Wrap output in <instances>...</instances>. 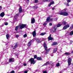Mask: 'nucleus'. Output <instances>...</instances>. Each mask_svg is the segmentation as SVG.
Masks as SVG:
<instances>
[{"label":"nucleus","mask_w":73,"mask_h":73,"mask_svg":"<svg viewBox=\"0 0 73 73\" xmlns=\"http://www.w3.org/2000/svg\"><path fill=\"white\" fill-rule=\"evenodd\" d=\"M20 26V27L19 28L20 29H23L26 26V25L22 24L21 23H20L19 26H17L15 28V31H17V29H18L19 27Z\"/></svg>","instance_id":"obj_1"},{"label":"nucleus","mask_w":73,"mask_h":73,"mask_svg":"<svg viewBox=\"0 0 73 73\" xmlns=\"http://www.w3.org/2000/svg\"><path fill=\"white\" fill-rule=\"evenodd\" d=\"M43 46L44 47L45 50L46 51L45 54H47L48 53V52H49L50 50V48L48 49H47L46 44L45 42L44 43Z\"/></svg>","instance_id":"obj_2"},{"label":"nucleus","mask_w":73,"mask_h":73,"mask_svg":"<svg viewBox=\"0 0 73 73\" xmlns=\"http://www.w3.org/2000/svg\"><path fill=\"white\" fill-rule=\"evenodd\" d=\"M57 29V26L54 25L52 27V33H55L56 32V30Z\"/></svg>","instance_id":"obj_3"},{"label":"nucleus","mask_w":73,"mask_h":73,"mask_svg":"<svg viewBox=\"0 0 73 73\" xmlns=\"http://www.w3.org/2000/svg\"><path fill=\"white\" fill-rule=\"evenodd\" d=\"M29 61L31 62V64H35L36 62V61H35V59L34 58H31L29 59Z\"/></svg>","instance_id":"obj_4"},{"label":"nucleus","mask_w":73,"mask_h":73,"mask_svg":"<svg viewBox=\"0 0 73 73\" xmlns=\"http://www.w3.org/2000/svg\"><path fill=\"white\" fill-rule=\"evenodd\" d=\"M59 15L63 16H68V13L66 12H61L59 13Z\"/></svg>","instance_id":"obj_5"},{"label":"nucleus","mask_w":73,"mask_h":73,"mask_svg":"<svg viewBox=\"0 0 73 73\" xmlns=\"http://www.w3.org/2000/svg\"><path fill=\"white\" fill-rule=\"evenodd\" d=\"M52 62L48 61L47 62L45 63H44L43 65L42 66H46V65H48L49 64H50V63H51Z\"/></svg>","instance_id":"obj_6"},{"label":"nucleus","mask_w":73,"mask_h":73,"mask_svg":"<svg viewBox=\"0 0 73 73\" xmlns=\"http://www.w3.org/2000/svg\"><path fill=\"white\" fill-rule=\"evenodd\" d=\"M69 25H66L63 28V30H65V29H66L68 28L69 27Z\"/></svg>","instance_id":"obj_7"},{"label":"nucleus","mask_w":73,"mask_h":73,"mask_svg":"<svg viewBox=\"0 0 73 73\" xmlns=\"http://www.w3.org/2000/svg\"><path fill=\"white\" fill-rule=\"evenodd\" d=\"M71 62H72V59L70 58H68V63L69 66L70 65V64H71Z\"/></svg>","instance_id":"obj_8"},{"label":"nucleus","mask_w":73,"mask_h":73,"mask_svg":"<svg viewBox=\"0 0 73 73\" xmlns=\"http://www.w3.org/2000/svg\"><path fill=\"white\" fill-rule=\"evenodd\" d=\"M18 16H19V14H16V15L14 17V18L13 19V21H16L17 18L18 17Z\"/></svg>","instance_id":"obj_9"},{"label":"nucleus","mask_w":73,"mask_h":73,"mask_svg":"<svg viewBox=\"0 0 73 73\" xmlns=\"http://www.w3.org/2000/svg\"><path fill=\"white\" fill-rule=\"evenodd\" d=\"M46 20L47 22H49V21H52V19H50V17H49L47 18Z\"/></svg>","instance_id":"obj_10"},{"label":"nucleus","mask_w":73,"mask_h":73,"mask_svg":"<svg viewBox=\"0 0 73 73\" xmlns=\"http://www.w3.org/2000/svg\"><path fill=\"white\" fill-rule=\"evenodd\" d=\"M48 39L49 40H54V39H53V38L51 36V35H50L48 37Z\"/></svg>","instance_id":"obj_11"},{"label":"nucleus","mask_w":73,"mask_h":73,"mask_svg":"<svg viewBox=\"0 0 73 73\" xmlns=\"http://www.w3.org/2000/svg\"><path fill=\"white\" fill-rule=\"evenodd\" d=\"M36 40V42L37 43H40L41 41H40V39L38 38H35Z\"/></svg>","instance_id":"obj_12"},{"label":"nucleus","mask_w":73,"mask_h":73,"mask_svg":"<svg viewBox=\"0 0 73 73\" xmlns=\"http://www.w3.org/2000/svg\"><path fill=\"white\" fill-rule=\"evenodd\" d=\"M33 37H36V31L35 30L33 32Z\"/></svg>","instance_id":"obj_13"},{"label":"nucleus","mask_w":73,"mask_h":73,"mask_svg":"<svg viewBox=\"0 0 73 73\" xmlns=\"http://www.w3.org/2000/svg\"><path fill=\"white\" fill-rule=\"evenodd\" d=\"M31 23H32V24H33V23H34L35 22V20L34 18H31Z\"/></svg>","instance_id":"obj_14"},{"label":"nucleus","mask_w":73,"mask_h":73,"mask_svg":"<svg viewBox=\"0 0 73 73\" xmlns=\"http://www.w3.org/2000/svg\"><path fill=\"white\" fill-rule=\"evenodd\" d=\"M14 58H10L9 59V61L11 62H14Z\"/></svg>","instance_id":"obj_15"},{"label":"nucleus","mask_w":73,"mask_h":73,"mask_svg":"<svg viewBox=\"0 0 73 73\" xmlns=\"http://www.w3.org/2000/svg\"><path fill=\"white\" fill-rule=\"evenodd\" d=\"M57 50V48H55L53 50V53H55V52H56Z\"/></svg>","instance_id":"obj_16"},{"label":"nucleus","mask_w":73,"mask_h":73,"mask_svg":"<svg viewBox=\"0 0 73 73\" xmlns=\"http://www.w3.org/2000/svg\"><path fill=\"white\" fill-rule=\"evenodd\" d=\"M4 15H5V14H4V12H2L0 14L1 17H4Z\"/></svg>","instance_id":"obj_17"},{"label":"nucleus","mask_w":73,"mask_h":73,"mask_svg":"<svg viewBox=\"0 0 73 73\" xmlns=\"http://www.w3.org/2000/svg\"><path fill=\"white\" fill-rule=\"evenodd\" d=\"M66 24V22L65 21H63L62 22V25H65Z\"/></svg>","instance_id":"obj_18"},{"label":"nucleus","mask_w":73,"mask_h":73,"mask_svg":"<svg viewBox=\"0 0 73 73\" xmlns=\"http://www.w3.org/2000/svg\"><path fill=\"white\" fill-rule=\"evenodd\" d=\"M54 4V1H51V2L49 4L48 7H50L51 5H52V4Z\"/></svg>","instance_id":"obj_19"},{"label":"nucleus","mask_w":73,"mask_h":73,"mask_svg":"<svg viewBox=\"0 0 73 73\" xmlns=\"http://www.w3.org/2000/svg\"><path fill=\"white\" fill-rule=\"evenodd\" d=\"M19 12L20 13L21 12V11H22V9L21 8V6H20L19 7Z\"/></svg>","instance_id":"obj_20"},{"label":"nucleus","mask_w":73,"mask_h":73,"mask_svg":"<svg viewBox=\"0 0 73 73\" xmlns=\"http://www.w3.org/2000/svg\"><path fill=\"white\" fill-rule=\"evenodd\" d=\"M61 25H61V24H58L56 26V28L57 27L58 28V27H61Z\"/></svg>","instance_id":"obj_21"},{"label":"nucleus","mask_w":73,"mask_h":73,"mask_svg":"<svg viewBox=\"0 0 73 73\" xmlns=\"http://www.w3.org/2000/svg\"><path fill=\"white\" fill-rule=\"evenodd\" d=\"M36 59L37 60H39L40 61L42 60V58H41L39 57H37Z\"/></svg>","instance_id":"obj_22"},{"label":"nucleus","mask_w":73,"mask_h":73,"mask_svg":"<svg viewBox=\"0 0 73 73\" xmlns=\"http://www.w3.org/2000/svg\"><path fill=\"white\" fill-rule=\"evenodd\" d=\"M46 34V33L44 32L43 33H41L40 34V36H44V35H45Z\"/></svg>","instance_id":"obj_23"},{"label":"nucleus","mask_w":73,"mask_h":73,"mask_svg":"<svg viewBox=\"0 0 73 73\" xmlns=\"http://www.w3.org/2000/svg\"><path fill=\"white\" fill-rule=\"evenodd\" d=\"M31 44H32V43L31 42H29L28 44V46H31Z\"/></svg>","instance_id":"obj_24"},{"label":"nucleus","mask_w":73,"mask_h":73,"mask_svg":"<svg viewBox=\"0 0 73 73\" xmlns=\"http://www.w3.org/2000/svg\"><path fill=\"white\" fill-rule=\"evenodd\" d=\"M70 54V52H66L65 53V54L66 55V56H68Z\"/></svg>","instance_id":"obj_25"},{"label":"nucleus","mask_w":73,"mask_h":73,"mask_svg":"<svg viewBox=\"0 0 73 73\" xmlns=\"http://www.w3.org/2000/svg\"><path fill=\"white\" fill-rule=\"evenodd\" d=\"M57 43L56 42H53V43L52 44V45L53 46V45H57Z\"/></svg>","instance_id":"obj_26"},{"label":"nucleus","mask_w":73,"mask_h":73,"mask_svg":"<svg viewBox=\"0 0 73 73\" xmlns=\"http://www.w3.org/2000/svg\"><path fill=\"white\" fill-rule=\"evenodd\" d=\"M33 7L34 9H37V8H38V7L37 6H33Z\"/></svg>","instance_id":"obj_27"},{"label":"nucleus","mask_w":73,"mask_h":73,"mask_svg":"<svg viewBox=\"0 0 73 73\" xmlns=\"http://www.w3.org/2000/svg\"><path fill=\"white\" fill-rule=\"evenodd\" d=\"M70 35H73V31H71V32H70Z\"/></svg>","instance_id":"obj_28"},{"label":"nucleus","mask_w":73,"mask_h":73,"mask_svg":"<svg viewBox=\"0 0 73 73\" xmlns=\"http://www.w3.org/2000/svg\"><path fill=\"white\" fill-rule=\"evenodd\" d=\"M27 37V34H25L24 35H23V37Z\"/></svg>","instance_id":"obj_29"},{"label":"nucleus","mask_w":73,"mask_h":73,"mask_svg":"<svg viewBox=\"0 0 73 73\" xmlns=\"http://www.w3.org/2000/svg\"><path fill=\"white\" fill-rule=\"evenodd\" d=\"M9 35L8 34H7L6 37H7V39H8V38H9Z\"/></svg>","instance_id":"obj_30"},{"label":"nucleus","mask_w":73,"mask_h":73,"mask_svg":"<svg viewBox=\"0 0 73 73\" xmlns=\"http://www.w3.org/2000/svg\"><path fill=\"white\" fill-rule=\"evenodd\" d=\"M70 29H73V25H71V27L70 28Z\"/></svg>","instance_id":"obj_31"},{"label":"nucleus","mask_w":73,"mask_h":73,"mask_svg":"<svg viewBox=\"0 0 73 73\" xmlns=\"http://www.w3.org/2000/svg\"><path fill=\"white\" fill-rule=\"evenodd\" d=\"M15 37L16 38H18V37H19V35H15Z\"/></svg>","instance_id":"obj_32"},{"label":"nucleus","mask_w":73,"mask_h":73,"mask_svg":"<svg viewBox=\"0 0 73 73\" xmlns=\"http://www.w3.org/2000/svg\"><path fill=\"white\" fill-rule=\"evenodd\" d=\"M60 65V63H58L56 64V66H59Z\"/></svg>","instance_id":"obj_33"},{"label":"nucleus","mask_w":73,"mask_h":73,"mask_svg":"<svg viewBox=\"0 0 73 73\" xmlns=\"http://www.w3.org/2000/svg\"><path fill=\"white\" fill-rule=\"evenodd\" d=\"M17 44H16L15 45L14 48H13V49H15L16 48V47H17Z\"/></svg>","instance_id":"obj_34"},{"label":"nucleus","mask_w":73,"mask_h":73,"mask_svg":"<svg viewBox=\"0 0 73 73\" xmlns=\"http://www.w3.org/2000/svg\"><path fill=\"white\" fill-rule=\"evenodd\" d=\"M66 9H64L63 10H62V11L64 12H66Z\"/></svg>","instance_id":"obj_35"},{"label":"nucleus","mask_w":73,"mask_h":73,"mask_svg":"<svg viewBox=\"0 0 73 73\" xmlns=\"http://www.w3.org/2000/svg\"><path fill=\"white\" fill-rule=\"evenodd\" d=\"M46 24H47V23H46V22H45V23H44L43 24V25L45 26V25H46Z\"/></svg>","instance_id":"obj_36"},{"label":"nucleus","mask_w":73,"mask_h":73,"mask_svg":"<svg viewBox=\"0 0 73 73\" xmlns=\"http://www.w3.org/2000/svg\"><path fill=\"white\" fill-rule=\"evenodd\" d=\"M37 56L36 55H35L34 56V58H36L37 57Z\"/></svg>","instance_id":"obj_37"},{"label":"nucleus","mask_w":73,"mask_h":73,"mask_svg":"<svg viewBox=\"0 0 73 73\" xmlns=\"http://www.w3.org/2000/svg\"><path fill=\"white\" fill-rule=\"evenodd\" d=\"M10 73H15V71H11Z\"/></svg>","instance_id":"obj_38"},{"label":"nucleus","mask_w":73,"mask_h":73,"mask_svg":"<svg viewBox=\"0 0 73 73\" xmlns=\"http://www.w3.org/2000/svg\"><path fill=\"white\" fill-rule=\"evenodd\" d=\"M67 1L68 3H70V1H71V0H67Z\"/></svg>","instance_id":"obj_39"},{"label":"nucleus","mask_w":73,"mask_h":73,"mask_svg":"<svg viewBox=\"0 0 73 73\" xmlns=\"http://www.w3.org/2000/svg\"><path fill=\"white\" fill-rule=\"evenodd\" d=\"M5 25H8V23H4Z\"/></svg>","instance_id":"obj_40"},{"label":"nucleus","mask_w":73,"mask_h":73,"mask_svg":"<svg viewBox=\"0 0 73 73\" xmlns=\"http://www.w3.org/2000/svg\"><path fill=\"white\" fill-rule=\"evenodd\" d=\"M24 73H28V71L26 70L24 72Z\"/></svg>","instance_id":"obj_41"},{"label":"nucleus","mask_w":73,"mask_h":73,"mask_svg":"<svg viewBox=\"0 0 73 73\" xmlns=\"http://www.w3.org/2000/svg\"><path fill=\"white\" fill-rule=\"evenodd\" d=\"M50 26H52V23H49Z\"/></svg>","instance_id":"obj_42"},{"label":"nucleus","mask_w":73,"mask_h":73,"mask_svg":"<svg viewBox=\"0 0 73 73\" xmlns=\"http://www.w3.org/2000/svg\"><path fill=\"white\" fill-rule=\"evenodd\" d=\"M35 3H37L38 2V0H35Z\"/></svg>","instance_id":"obj_43"},{"label":"nucleus","mask_w":73,"mask_h":73,"mask_svg":"<svg viewBox=\"0 0 73 73\" xmlns=\"http://www.w3.org/2000/svg\"><path fill=\"white\" fill-rule=\"evenodd\" d=\"M43 73H47V72L46 71H44L43 72Z\"/></svg>","instance_id":"obj_44"},{"label":"nucleus","mask_w":73,"mask_h":73,"mask_svg":"<svg viewBox=\"0 0 73 73\" xmlns=\"http://www.w3.org/2000/svg\"><path fill=\"white\" fill-rule=\"evenodd\" d=\"M24 66H27V64L26 63H24L23 64Z\"/></svg>","instance_id":"obj_45"},{"label":"nucleus","mask_w":73,"mask_h":73,"mask_svg":"<svg viewBox=\"0 0 73 73\" xmlns=\"http://www.w3.org/2000/svg\"><path fill=\"white\" fill-rule=\"evenodd\" d=\"M45 1H51V0H45Z\"/></svg>","instance_id":"obj_46"},{"label":"nucleus","mask_w":73,"mask_h":73,"mask_svg":"<svg viewBox=\"0 0 73 73\" xmlns=\"http://www.w3.org/2000/svg\"><path fill=\"white\" fill-rule=\"evenodd\" d=\"M1 9H2V7L1 6H0V11H1Z\"/></svg>","instance_id":"obj_47"},{"label":"nucleus","mask_w":73,"mask_h":73,"mask_svg":"<svg viewBox=\"0 0 73 73\" xmlns=\"http://www.w3.org/2000/svg\"><path fill=\"white\" fill-rule=\"evenodd\" d=\"M66 5L67 6H69V3H67V4H66Z\"/></svg>","instance_id":"obj_48"},{"label":"nucleus","mask_w":73,"mask_h":73,"mask_svg":"<svg viewBox=\"0 0 73 73\" xmlns=\"http://www.w3.org/2000/svg\"><path fill=\"white\" fill-rule=\"evenodd\" d=\"M52 10H54V8H52Z\"/></svg>","instance_id":"obj_49"},{"label":"nucleus","mask_w":73,"mask_h":73,"mask_svg":"<svg viewBox=\"0 0 73 73\" xmlns=\"http://www.w3.org/2000/svg\"><path fill=\"white\" fill-rule=\"evenodd\" d=\"M45 53V51H44L42 52V53Z\"/></svg>","instance_id":"obj_50"},{"label":"nucleus","mask_w":73,"mask_h":73,"mask_svg":"<svg viewBox=\"0 0 73 73\" xmlns=\"http://www.w3.org/2000/svg\"><path fill=\"white\" fill-rule=\"evenodd\" d=\"M16 55L17 56H18L19 55V54H16Z\"/></svg>","instance_id":"obj_51"},{"label":"nucleus","mask_w":73,"mask_h":73,"mask_svg":"<svg viewBox=\"0 0 73 73\" xmlns=\"http://www.w3.org/2000/svg\"><path fill=\"white\" fill-rule=\"evenodd\" d=\"M36 72H39V71H38V70H36Z\"/></svg>","instance_id":"obj_52"},{"label":"nucleus","mask_w":73,"mask_h":73,"mask_svg":"<svg viewBox=\"0 0 73 73\" xmlns=\"http://www.w3.org/2000/svg\"><path fill=\"white\" fill-rule=\"evenodd\" d=\"M53 66H54V65H51V66L53 67Z\"/></svg>","instance_id":"obj_53"},{"label":"nucleus","mask_w":73,"mask_h":73,"mask_svg":"<svg viewBox=\"0 0 73 73\" xmlns=\"http://www.w3.org/2000/svg\"><path fill=\"white\" fill-rule=\"evenodd\" d=\"M51 56H53V54H52V55H51Z\"/></svg>","instance_id":"obj_54"},{"label":"nucleus","mask_w":73,"mask_h":73,"mask_svg":"<svg viewBox=\"0 0 73 73\" xmlns=\"http://www.w3.org/2000/svg\"><path fill=\"white\" fill-rule=\"evenodd\" d=\"M71 43H72V42H73V41H71Z\"/></svg>","instance_id":"obj_55"},{"label":"nucleus","mask_w":73,"mask_h":73,"mask_svg":"<svg viewBox=\"0 0 73 73\" xmlns=\"http://www.w3.org/2000/svg\"><path fill=\"white\" fill-rule=\"evenodd\" d=\"M27 0V1H29V0Z\"/></svg>","instance_id":"obj_56"}]
</instances>
